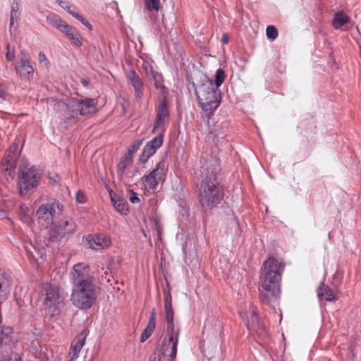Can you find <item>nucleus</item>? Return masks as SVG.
Returning <instances> with one entry per match:
<instances>
[{
    "label": "nucleus",
    "instance_id": "obj_53",
    "mask_svg": "<svg viewBox=\"0 0 361 361\" xmlns=\"http://www.w3.org/2000/svg\"><path fill=\"white\" fill-rule=\"evenodd\" d=\"M336 274H334V278H336Z\"/></svg>",
    "mask_w": 361,
    "mask_h": 361
},
{
    "label": "nucleus",
    "instance_id": "obj_12",
    "mask_svg": "<svg viewBox=\"0 0 361 361\" xmlns=\"http://www.w3.org/2000/svg\"><path fill=\"white\" fill-rule=\"evenodd\" d=\"M83 244L88 248L102 250L109 247L111 245L109 237L104 234H89L82 238Z\"/></svg>",
    "mask_w": 361,
    "mask_h": 361
},
{
    "label": "nucleus",
    "instance_id": "obj_52",
    "mask_svg": "<svg viewBox=\"0 0 361 361\" xmlns=\"http://www.w3.org/2000/svg\"><path fill=\"white\" fill-rule=\"evenodd\" d=\"M81 83H82V85L84 87H87L89 85V84H90V81L88 80H86V79H82L81 80Z\"/></svg>",
    "mask_w": 361,
    "mask_h": 361
},
{
    "label": "nucleus",
    "instance_id": "obj_39",
    "mask_svg": "<svg viewBox=\"0 0 361 361\" xmlns=\"http://www.w3.org/2000/svg\"><path fill=\"white\" fill-rule=\"evenodd\" d=\"M18 215H19L20 218L21 219V220H23L24 221H28L30 220L28 209H27V207L25 206L24 204H21L19 207Z\"/></svg>",
    "mask_w": 361,
    "mask_h": 361
},
{
    "label": "nucleus",
    "instance_id": "obj_24",
    "mask_svg": "<svg viewBox=\"0 0 361 361\" xmlns=\"http://www.w3.org/2000/svg\"><path fill=\"white\" fill-rule=\"evenodd\" d=\"M110 196L111 201L117 212L123 215H127L129 211L127 201L123 198L116 199L115 196L111 195V192H110Z\"/></svg>",
    "mask_w": 361,
    "mask_h": 361
},
{
    "label": "nucleus",
    "instance_id": "obj_33",
    "mask_svg": "<svg viewBox=\"0 0 361 361\" xmlns=\"http://www.w3.org/2000/svg\"><path fill=\"white\" fill-rule=\"evenodd\" d=\"M226 78V74L223 69L219 68L216 70L214 75V87L219 89V87L222 85Z\"/></svg>",
    "mask_w": 361,
    "mask_h": 361
},
{
    "label": "nucleus",
    "instance_id": "obj_2",
    "mask_svg": "<svg viewBox=\"0 0 361 361\" xmlns=\"http://www.w3.org/2000/svg\"><path fill=\"white\" fill-rule=\"evenodd\" d=\"M202 162L200 171L202 179L198 191L199 202L204 210L212 209L221 203L224 197L222 186L217 180L220 171L219 160L209 156L201 157Z\"/></svg>",
    "mask_w": 361,
    "mask_h": 361
},
{
    "label": "nucleus",
    "instance_id": "obj_34",
    "mask_svg": "<svg viewBox=\"0 0 361 361\" xmlns=\"http://www.w3.org/2000/svg\"><path fill=\"white\" fill-rule=\"evenodd\" d=\"M19 9H20V4H19L18 0H13V3L11 4L10 24H9L10 27H11V26L13 25L14 18L16 16V13L19 11Z\"/></svg>",
    "mask_w": 361,
    "mask_h": 361
},
{
    "label": "nucleus",
    "instance_id": "obj_30",
    "mask_svg": "<svg viewBox=\"0 0 361 361\" xmlns=\"http://www.w3.org/2000/svg\"><path fill=\"white\" fill-rule=\"evenodd\" d=\"M150 74L154 79L155 87L160 90L162 92H164L166 87L162 82V75L160 73L154 71L152 67L150 68Z\"/></svg>",
    "mask_w": 361,
    "mask_h": 361
},
{
    "label": "nucleus",
    "instance_id": "obj_17",
    "mask_svg": "<svg viewBox=\"0 0 361 361\" xmlns=\"http://www.w3.org/2000/svg\"><path fill=\"white\" fill-rule=\"evenodd\" d=\"M86 336L87 334H85V331H82L73 340L70 348V359L68 361H75L78 357L79 353L85 345Z\"/></svg>",
    "mask_w": 361,
    "mask_h": 361
},
{
    "label": "nucleus",
    "instance_id": "obj_51",
    "mask_svg": "<svg viewBox=\"0 0 361 361\" xmlns=\"http://www.w3.org/2000/svg\"><path fill=\"white\" fill-rule=\"evenodd\" d=\"M149 361H162V360H161V357H159L158 360H157L156 355L154 354V355H152L149 357Z\"/></svg>",
    "mask_w": 361,
    "mask_h": 361
},
{
    "label": "nucleus",
    "instance_id": "obj_36",
    "mask_svg": "<svg viewBox=\"0 0 361 361\" xmlns=\"http://www.w3.org/2000/svg\"><path fill=\"white\" fill-rule=\"evenodd\" d=\"M142 143V140H135L128 148V153L126 154H130V157H133V154L139 149Z\"/></svg>",
    "mask_w": 361,
    "mask_h": 361
},
{
    "label": "nucleus",
    "instance_id": "obj_5",
    "mask_svg": "<svg viewBox=\"0 0 361 361\" xmlns=\"http://www.w3.org/2000/svg\"><path fill=\"white\" fill-rule=\"evenodd\" d=\"M42 176V171L35 166H20L18 173L17 186L20 196L37 188Z\"/></svg>",
    "mask_w": 361,
    "mask_h": 361
},
{
    "label": "nucleus",
    "instance_id": "obj_41",
    "mask_svg": "<svg viewBox=\"0 0 361 361\" xmlns=\"http://www.w3.org/2000/svg\"><path fill=\"white\" fill-rule=\"evenodd\" d=\"M165 309V319H173L174 311L172 306L164 307Z\"/></svg>",
    "mask_w": 361,
    "mask_h": 361
},
{
    "label": "nucleus",
    "instance_id": "obj_42",
    "mask_svg": "<svg viewBox=\"0 0 361 361\" xmlns=\"http://www.w3.org/2000/svg\"><path fill=\"white\" fill-rule=\"evenodd\" d=\"M166 173V171H161V169H159V171L154 174V180L159 183L161 180L165 178Z\"/></svg>",
    "mask_w": 361,
    "mask_h": 361
},
{
    "label": "nucleus",
    "instance_id": "obj_50",
    "mask_svg": "<svg viewBox=\"0 0 361 361\" xmlns=\"http://www.w3.org/2000/svg\"><path fill=\"white\" fill-rule=\"evenodd\" d=\"M229 41V37H228V35L226 34V33H224L223 35H222V37H221V42L223 44H227Z\"/></svg>",
    "mask_w": 361,
    "mask_h": 361
},
{
    "label": "nucleus",
    "instance_id": "obj_16",
    "mask_svg": "<svg viewBox=\"0 0 361 361\" xmlns=\"http://www.w3.org/2000/svg\"><path fill=\"white\" fill-rule=\"evenodd\" d=\"M159 169H161V171H168V164L166 163L164 158H162L157 164L155 168L152 171L142 177V180H143L145 187L152 190L157 188L158 185V182L154 180V174L157 173Z\"/></svg>",
    "mask_w": 361,
    "mask_h": 361
},
{
    "label": "nucleus",
    "instance_id": "obj_46",
    "mask_svg": "<svg viewBox=\"0 0 361 361\" xmlns=\"http://www.w3.org/2000/svg\"><path fill=\"white\" fill-rule=\"evenodd\" d=\"M129 200L133 204L138 203L140 201V198L137 196V194L133 191L131 192V193L130 195Z\"/></svg>",
    "mask_w": 361,
    "mask_h": 361
},
{
    "label": "nucleus",
    "instance_id": "obj_20",
    "mask_svg": "<svg viewBox=\"0 0 361 361\" xmlns=\"http://www.w3.org/2000/svg\"><path fill=\"white\" fill-rule=\"evenodd\" d=\"M128 78L135 90V97L137 99H140L143 95V82L139 75L134 71H131L128 73Z\"/></svg>",
    "mask_w": 361,
    "mask_h": 361
},
{
    "label": "nucleus",
    "instance_id": "obj_25",
    "mask_svg": "<svg viewBox=\"0 0 361 361\" xmlns=\"http://www.w3.org/2000/svg\"><path fill=\"white\" fill-rule=\"evenodd\" d=\"M79 115L86 116L92 111L95 107L94 100L91 98H87L83 100H79Z\"/></svg>",
    "mask_w": 361,
    "mask_h": 361
},
{
    "label": "nucleus",
    "instance_id": "obj_37",
    "mask_svg": "<svg viewBox=\"0 0 361 361\" xmlns=\"http://www.w3.org/2000/svg\"><path fill=\"white\" fill-rule=\"evenodd\" d=\"M8 96V86L5 83L0 82V104L6 101Z\"/></svg>",
    "mask_w": 361,
    "mask_h": 361
},
{
    "label": "nucleus",
    "instance_id": "obj_6",
    "mask_svg": "<svg viewBox=\"0 0 361 361\" xmlns=\"http://www.w3.org/2000/svg\"><path fill=\"white\" fill-rule=\"evenodd\" d=\"M62 212L63 205L54 200L52 202L42 204L37 210L36 215L39 223L48 228L60 218Z\"/></svg>",
    "mask_w": 361,
    "mask_h": 361
},
{
    "label": "nucleus",
    "instance_id": "obj_28",
    "mask_svg": "<svg viewBox=\"0 0 361 361\" xmlns=\"http://www.w3.org/2000/svg\"><path fill=\"white\" fill-rule=\"evenodd\" d=\"M62 32L67 36L74 46L80 47L82 45V37L78 32L75 33L69 25L68 28H66Z\"/></svg>",
    "mask_w": 361,
    "mask_h": 361
},
{
    "label": "nucleus",
    "instance_id": "obj_43",
    "mask_svg": "<svg viewBox=\"0 0 361 361\" xmlns=\"http://www.w3.org/2000/svg\"><path fill=\"white\" fill-rule=\"evenodd\" d=\"M75 199L78 203L83 204V203L86 202V197L84 195V193L80 190H78L77 192L76 195H75Z\"/></svg>",
    "mask_w": 361,
    "mask_h": 361
},
{
    "label": "nucleus",
    "instance_id": "obj_7",
    "mask_svg": "<svg viewBox=\"0 0 361 361\" xmlns=\"http://www.w3.org/2000/svg\"><path fill=\"white\" fill-rule=\"evenodd\" d=\"M75 231L76 226L74 221L66 219L56 221L50 230L49 242L58 245L66 243Z\"/></svg>",
    "mask_w": 361,
    "mask_h": 361
},
{
    "label": "nucleus",
    "instance_id": "obj_35",
    "mask_svg": "<svg viewBox=\"0 0 361 361\" xmlns=\"http://www.w3.org/2000/svg\"><path fill=\"white\" fill-rule=\"evenodd\" d=\"M145 4L147 9L149 11L152 10L158 11L161 7L160 0H145Z\"/></svg>",
    "mask_w": 361,
    "mask_h": 361
},
{
    "label": "nucleus",
    "instance_id": "obj_1",
    "mask_svg": "<svg viewBox=\"0 0 361 361\" xmlns=\"http://www.w3.org/2000/svg\"><path fill=\"white\" fill-rule=\"evenodd\" d=\"M73 283L71 300L73 305L80 310H90L97 301L100 288L91 271L90 267L79 262L73 267L71 273Z\"/></svg>",
    "mask_w": 361,
    "mask_h": 361
},
{
    "label": "nucleus",
    "instance_id": "obj_48",
    "mask_svg": "<svg viewBox=\"0 0 361 361\" xmlns=\"http://www.w3.org/2000/svg\"><path fill=\"white\" fill-rule=\"evenodd\" d=\"M58 2H59V4L60 5V6L61 8H63V9H66L68 11V9L71 8V6L69 5V3L66 1L58 0Z\"/></svg>",
    "mask_w": 361,
    "mask_h": 361
},
{
    "label": "nucleus",
    "instance_id": "obj_11",
    "mask_svg": "<svg viewBox=\"0 0 361 361\" xmlns=\"http://www.w3.org/2000/svg\"><path fill=\"white\" fill-rule=\"evenodd\" d=\"M18 159V146L15 145L6 152L0 166L1 171L7 176V179L13 178Z\"/></svg>",
    "mask_w": 361,
    "mask_h": 361
},
{
    "label": "nucleus",
    "instance_id": "obj_45",
    "mask_svg": "<svg viewBox=\"0 0 361 361\" xmlns=\"http://www.w3.org/2000/svg\"><path fill=\"white\" fill-rule=\"evenodd\" d=\"M38 59L39 63H45L47 66L49 63V60L46 55L43 52H39L38 56Z\"/></svg>",
    "mask_w": 361,
    "mask_h": 361
},
{
    "label": "nucleus",
    "instance_id": "obj_27",
    "mask_svg": "<svg viewBox=\"0 0 361 361\" xmlns=\"http://www.w3.org/2000/svg\"><path fill=\"white\" fill-rule=\"evenodd\" d=\"M317 295L320 298H323L327 301H334L336 297L332 290L323 282L319 285L317 288Z\"/></svg>",
    "mask_w": 361,
    "mask_h": 361
},
{
    "label": "nucleus",
    "instance_id": "obj_44",
    "mask_svg": "<svg viewBox=\"0 0 361 361\" xmlns=\"http://www.w3.org/2000/svg\"><path fill=\"white\" fill-rule=\"evenodd\" d=\"M76 18L80 20L84 25H85L86 27H89L90 30L92 29V25H90V23L88 22V20L85 18L83 17L81 14L80 15H78L76 16Z\"/></svg>",
    "mask_w": 361,
    "mask_h": 361
},
{
    "label": "nucleus",
    "instance_id": "obj_14",
    "mask_svg": "<svg viewBox=\"0 0 361 361\" xmlns=\"http://www.w3.org/2000/svg\"><path fill=\"white\" fill-rule=\"evenodd\" d=\"M178 338L165 336L161 341L159 354L164 357L162 361H175L177 354Z\"/></svg>",
    "mask_w": 361,
    "mask_h": 361
},
{
    "label": "nucleus",
    "instance_id": "obj_26",
    "mask_svg": "<svg viewBox=\"0 0 361 361\" xmlns=\"http://www.w3.org/2000/svg\"><path fill=\"white\" fill-rule=\"evenodd\" d=\"M133 157L130 154H123L117 165L118 176L119 179H122L126 172V168L133 163Z\"/></svg>",
    "mask_w": 361,
    "mask_h": 361
},
{
    "label": "nucleus",
    "instance_id": "obj_49",
    "mask_svg": "<svg viewBox=\"0 0 361 361\" xmlns=\"http://www.w3.org/2000/svg\"><path fill=\"white\" fill-rule=\"evenodd\" d=\"M68 12L71 14L73 17L76 18L78 15H80V13L78 11L75 7H73V8H70L68 10Z\"/></svg>",
    "mask_w": 361,
    "mask_h": 361
},
{
    "label": "nucleus",
    "instance_id": "obj_10",
    "mask_svg": "<svg viewBox=\"0 0 361 361\" xmlns=\"http://www.w3.org/2000/svg\"><path fill=\"white\" fill-rule=\"evenodd\" d=\"M30 54L25 51H21L18 54V62L15 66L16 74L22 79L30 80L33 78L35 68Z\"/></svg>",
    "mask_w": 361,
    "mask_h": 361
},
{
    "label": "nucleus",
    "instance_id": "obj_38",
    "mask_svg": "<svg viewBox=\"0 0 361 361\" xmlns=\"http://www.w3.org/2000/svg\"><path fill=\"white\" fill-rule=\"evenodd\" d=\"M266 35L268 39L274 40L278 36V30L274 25H268L266 29Z\"/></svg>",
    "mask_w": 361,
    "mask_h": 361
},
{
    "label": "nucleus",
    "instance_id": "obj_22",
    "mask_svg": "<svg viewBox=\"0 0 361 361\" xmlns=\"http://www.w3.org/2000/svg\"><path fill=\"white\" fill-rule=\"evenodd\" d=\"M350 20V17L342 11L336 12L331 20V25L336 30H339L342 26L348 23Z\"/></svg>",
    "mask_w": 361,
    "mask_h": 361
},
{
    "label": "nucleus",
    "instance_id": "obj_31",
    "mask_svg": "<svg viewBox=\"0 0 361 361\" xmlns=\"http://www.w3.org/2000/svg\"><path fill=\"white\" fill-rule=\"evenodd\" d=\"M12 329L8 326L0 327V344L8 343L10 340V335Z\"/></svg>",
    "mask_w": 361,
    "mask_h": 361
},
{
    "label": "nucleus",
    "instance_id": "obj_9",
    "mask_svg": "<svg viewBox=\"0 0 361 361\" xmlns=\"http://www.w3.org/2000/svg\"><path fill=\"white\" fill-rule=\"evenodd\" d=\"M241 318L246 322L247 328L256 331L260 335L266 334V327L263 322L258 317L256 308L250 305L248 310H241L240 312Z\"/></svg>",
    "mask_w": 361,
    "mask_h": 361
},
{
    "label": "nucleus",
    "instance_id": "obj_19",
    "mask_svg": "<svg viewBox=\"0 0 361 361\" xmlns=\"http://www.w3.org/2000/svg\"><path fill=\"white\" fill-rule=\"evenodd\" d=\"M66 109L64 110V118L70 120L71 118H77L79 115V100L75 98L69 99L65 104Z\"/></svg>",
    "mask_w": 361,
    "mask_h": 361
},
{
    "label": "nucleus",
    "instance_id": "obj_29",
    "mask_svg": "<svg viewBox=\"0 0 361 361\" xmlns=\"http://www.w3.org/2000/svg\"><path fill=\"white\" fill-rule=\"evenodd\" d=\"M167 328L166 336L167 337H170L171 341H173V338H176L179 339L180 335V328H176L173 322V319H166Z\"/></svg>",
    "mask_w": 361,
    "mask_h": 361
},
{
    "label": "nucleus",
    "instance_id": "obj_13",
    "mask_svg": "<svg viewBox=\"0 0 361 361\" xmlns=\"http://www.w3.org/2000/svg\"><path fill=\"white\" fill-rule=\"evenodd\" d=\"M163 142L164 132H161L145 144L139 157V161L145 164L157 152V149L162 146Z\"/></svg>",
    "mask_w": 361,
    "mask_h": 361
},
{
    "label": "nucleus",
    "instance_id": "obj_23",
    "mask_svg": "<svg viewBox=\"0 0 361 361\" xmlns=\"http://www.w3.org/2000/svg\"><path fill=\"white\" fill-rule=\"evenodd\" d=\"M47 21L53 27H56L61 32L68 28V24L66 21L62 20L58 15L55 13H50L47 16Z\"/></svg>",
    "mask_w": 361,
    "mask_h": 361
},
{
    "label": "nucleus",
    "instance_id": "obj_3",
    "mask_svg": "<svg viewBox=\"0 0 361 361\" xmlns=\"http://www.w3.org/2000/svg\"><path fill=\"white\" fill-rule=\"evenodd\" d=\"M284 267V263L274 257H269L264 262L261 269L259 287L263 304L274 302L279 297Z\"/></svg>",
    "mask_w": 361,
    "mask_h": 361
},
{
    "label": "nucleus",
    "instance_id": "obj_32",
    "mask_svg": "<svg viewBox=\"0 0 361 361\" xmlns=\"http://www.w3.org/2000/svg\"><path fill=\"white\" fill-rule=\"evenodd\" d=\"M25 249L28 255H30L32 257H35L34 252H32V249H33L36 253V255L42 258L43 255H44V251L43 248H39L36 247L35 245H33L32 244L30 243L28 245L25 246Z\"/></svg>",
    "mask_w": 361,
    "mask_h": 361
},
{
    "label": "nucleus",
    "instance_id": "obj_47",
    "mask_svg": "<svg viewBox=\"0 0 361 361\" xmlns=\"http://www.w3.org/2000/svg\"><path fill=\"white\" fill-rule=\"evenodd\" d=\"M6 58L8 61H13L15 58L14 51H11L9 49V45L7 46V52L6 54Z\"/></svg>",
    "mask_w": 361,
    "mask_h": 361
},
{
    "label": "nucleus",
    "instance_id": "obj_21",
    "mask_svg": "<svg viewBox=\"0 0 361 361\" xmlns=\"http://www.w3.org/2000/svg\"><path fill=\"white\" fill-rule=\"evenodd\" d=\"M157 314L156 310L154 308L150 314V317L148 324L140 336V342L144 343L146 341L152 334L155 326H156Z\"/></svg>",
    "mask_w": 361,
    "mask_h": 361
},
{
    "label": "nucleus",
    "instance_id": "obj_40",
    "mask_svg": "<svg viewBox=\"0 0 361 361\" xmlns=\"http://www.w3.org/2000/svg\"><path fill=\"white\" fill-rule=\"evenodd\" d=\"M164 307L172 306V297L169 290H164Z\"/></svg>",
    "mask_w": 361,
    "mask_h": 361
},
{
    "label": "nucleus",
    "instance_id": "obj_15",
    "mask_svg": "<svg viewBox=\"0 0 361 361\" xmlns=\"http://www.w3.org/2000/svg\"><path fill=\"white\" fill-rule=\"evenodd\" d=\"M156 118L154 122L152 133H154L159 128H161L165 122V119L169 117V110L166 99L160 101L158 106L156 108Z\"/></svg>",
    "mask_w": 361,
    "mask_h": 361
},
{
    "label": "nucleus",
    "instance_id": "obj_18",
    "mask_svg": "<svg viewBox=\"0 0 361 361\" xmlns=\"http://www.w3.org/2000/svg\"><path fill=\"white\" fill-rule=\"evenodd\" d=\"M11 278L9 273L0 269V302L5 300L10 293Z\"/></svg>",
    "mask_w": 361,
    "mask_h": 361
},
{
    "label": "nucleus",
    "instance_id": "obj_4",
    "mask_svg": "<svg viewBox=\"0 0 361 361\" xmlns=\"http://www.w3.org/2000/svg\"><path fill=\"white\" fill-rule=\"evenodd\" d=\"M195 92L202 110L207 114L208 119L211 118L221 103V96L219 89L214 87L212 80L205 77Z\"/></svg>",
    "mask_w": 361,
    "mask_h": 361
},
{
    "label": "nucleus",
    "instance_id": "obj_8",
    "mask_svg": "<svg viewBox=\"0 0 361 361\" xmlns=\"http://www.w3.org/2000/svg\"><path fill=\"white\" fill-rule=\"evenodd\" d=\"M42 295L44 298V305L53 312H54L64 300L63 291L58 286L51 283L43 285Z\"/></svg>",
    "mask_w": 361,
    "mask_h": 361
}]
</instances>
